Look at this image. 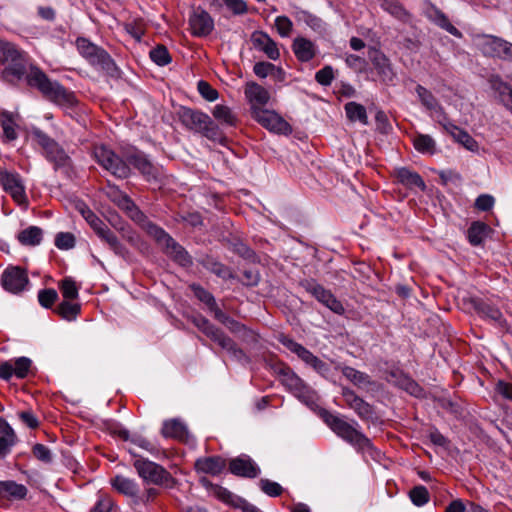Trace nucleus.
Instances as JSON below:
<instances>
[{"mask_svg": "<svg viewBox=\"0 0 512 512\" xmlns=\"http://www.w3.org/2000/svg\"><path fill=\"white\" fill-rule=\"evenodd\" d=\"M26 81L30 87L36 88L45 99L55 105L72 108L77 104L74 92L65 88L58 81L51 80L37 66H30L26 75Z\"/></svg>", "mask_w": 512, "mask_h": 512, "instance_id": "obj_1", "label": "nucleus"}, {"mask_svg": "<svg viewBox=\"0 0 512 512\" xmlns=\"http://www.w3.org/2000/svg\"><path fill=\"white\" fill-rule=\"evenodd\" d=\"M177 114L179 121L187 129L201 133L213 141L222 139L218 125L207 114L188 107H181Z\"/></svg>", "mask_w": 512, "mask_h": 512, "instance_id": "obj_2", "label": "nucleus"}, {"mask_svg": "<svg viewBox=\"0 0 512 512\" xmlns=\"http://www.w3.org/2000/svg\"><path fill=\"white\" fill-rule=\"evenodd\" d=\"M0 62L6 65L2 78L8 83H16L26 73L24 53L13 43L0 40Z\"/></svg>", "mask_w": 512, "mask_h": 512, "instance_id": "obj_3", "label": "nucleus"}, {"mask_svg": "<svg viewBox=\"0 0 512 512\" xmlns=\"http://www.w3.org/2000/svg\"><path fill=\"white\" fill-rule=\"evenodd\" d=\"M324 422L328 427L344 441L348 442L358 450L372 449V443L362 432L354 428L350 423L342 417L325 412L323 415Z\"/></svg>", "mask_w": 512, "mask_h": 512, "instance_id": "obj_4", "label": "nucleus"}, {"mask_svg": "<svg viewBox=\"0 0 512 512\" xmlns=\"http://www.w3.org/2000/svg\"><path fill=\"white\" fill-rule=\"evenodd\" d=\"M139 477L147 484L172 489L176 485L175 478L163 466L145 458H138L133 463Z\"/></svg>", "mask_w": 512, "mask_h": 512, "instance_id": "obj_5", "label": "nucleus"}, {"mask_svg": "<svg viewBox=\"0 0 512 512\" xmlns=\"http://www.w3.org/2000/svg\"><path fill=\"white\" fill-rule=\"evenodd\" d=\"M280 382L289 390L295 397L306 405H312L316 400L315 391L309 387L303 379H301L289 366L280 365L275 368Z\"/></svg>", "mask_w": 512, "mask_h": 512, "instance_id": "obj_6", "label": "nucleus"}, {"mask_svg": "<svg viewBox=\"0 0 512 512\" xmlns=\"http://www.w3.org/2000/svg\"><path fill=\"white\" fill-rule=\"evenodd\" d=\"M149 236H151L158 245H160L164 253L173 261L181 266L187 267L192 264V258L178 242H176L164 229L155 225L149 227Z\"/></svg>", "mask_w": 512, "mask_h": 512, "instance_id": "obj_7", "label": "nucleus"}, {"mask_svg": "<svg viewBox=\"0 0 512 512\" xmlns=\"http://www.w3.org/2000/svg\"><path fill=\"white\" fill-rule=\"evenodd\" d=\"M192 323L202 331L212 341L217 343L222 349H225L236 359L241 360L245 357L242 349L238 348L236 343L227 336L221 329L214 326L207 318L198 315L192 318Z\"/></svg>", "mask_w": 512, "mask_h": 512, "instance_id": "obj_8", "label": "nucleus"}, {"mask_svg": "<svg viewBox=\"0 0 512 512\" xmlns=\"http://www.w3.org/2000/svg\"><path fill=\"white\" fill-rule=\"evenodd\" d=\"M76 46L79 53L93 66L114 75L117 70L111 56L101 47L96 46L86 38H78Z\"/></svg>", "mask_w": 512, "mask_h": 512, "instance_id": "obj_9", "label": "nucleus"}, {"mask_svg": "<svg viewBox=\"0 0 512 512\" xmlns=\"http://www.w3.org/2000/svg\"><path fill=\"white\" fill-rule=\"evenodd\" d=\"M94 157L103 169L119 179L128 178L131 174V169L127 161L123 160L107 146H96L94 148Z\"/></svg>", "mask_w": 512, "mask_h": 512, "instance_id": "obj_10", "label": "nucleus"}, {"mask_svg": "<svg viewBox=\"0 0 512 512\" xmlns=\"http://www.w3.org/2000/svg\"><path fill=\"white\" fill-rule=\"evenodd\" d=\"M32 136L43 149L46 159L54 164L55 169L69 166L70 157L54 139L38 128L32 130Z\"/></svg>", "mask_w": 512, "mask_h": 512, "instance_id": "obj_11", "label": "nucleus"}, {"mask_svg": "<svg viewBox=\"0 0 512 512\" xmlns=\"http://www.w3.org/2000/svg\"><path fill=\"white\" fill-rule=\"evenodd\" d=\"M280 342L292 353L296 354L306 365L310 366L315 372L321 376H327L330 372L329 365L314 355L300 343L293 339L281 336Z\"/></svg>", "mask_w": 512, "mask_h": 512, "instance_id": "obj_12", "label": "nucleus"}, {"mask_svg": "<svg viewBox=\"0 0 512 512\" xmlns=\"http://www.w3.org/2000/svg\"><path fill=\"white\" fill-rule=\"evenodd\" d=\"M0 184L3 190L8 193L19 206L23 208L28 207L29 201L26 195L25 185L19 173L1 170Z\"/></svg>", "mask_w": 512, "mask_h": 512, "instance_id": "obj_13", "label": "nucleus"}, {"mask_svg": "<svg viewBox=\"0 0 512 512\" xmlns=\"http://www.w3.org/2000/svg\"><path fill=\"white\" fill-rule=\"evenodd\" d=\"M478 47L490 57H498L512 62V43L492 35L478 37Z\"/></svg>", "mask_w": 512, "mask_h": 512, "instance_id": "obj_14", "label": "nucleus"}, {"mask_svg": "<svg viewBox=\"0 0 512 512\" xmlns=\"http://www.w3.org/2000/svg\"><path fill=\"white\" fill-rule=\"evenodd\" d=\"M128 165H132L147 181H158L161 177V169L154 165L148 156L139 150L126 154Z\"/></svg>", "mask_w": 512, "mask_h": 512, "instance_id": "obj_15", "label": "nucleus"}, {"mask_svg": "<svg viewBox=\"0 0 512 512\" xmlns=\"http://www.w3.org/2000/svg\"><path fill=\"white\" fill-rule=\"evenodd\" d=\"M368 58L376 70L380 80L387 85L394 84L397 77L390 59L379 49L370 47Z\"/></svg>", "mask_w": 512, "mask_h": 512, "instance_id": "obj_16", "label": "nucleus"}, {"mask_svg": "<svg viewBox=\"0 0 512 512\" xmlns=\"http://www.w3.org/2000/svg\"><path fill=\"white\" fill-rule=\"evenodd\" d=\"M301 285L308 293L334 313L339 315L344 313L345 309L342 303L336 299L331 291L325 289L322 285L313 280H306L302 282Z\"/></svg>", "mask_w": 512, "mask_h": 512, "instance_id": "obj_17", "label": "nucleus"}, {"mask_svg": "<svg viewBox=\"0 0 512 512\" xmlns=\"http://www.w3.org/2000/svg\"><path fill=\"white\" fill-rule=\"evenodd\" d=\"M31 371L32 360L25 356L0 362V378L5 381H9L12 377L24 379Z\"/></svg>", "mask_w": 512, "mask_h": 512, "instance_id": "obj_18", "label": "nucleus"}, {"mask_svg": "<svg viewBox=\"0 0 512 512\" xmlns=\"http://www.w3.org/2000/svg\"><path fill=\"white\" fill-rule=\"evenodd\" d=\"M1 283L6 291L18 294L25 290L29 284V278L25 269L19 266H8L2 273Z\"/></svg>", "mask_w": 512, "mask_h": 512, "instance_id": "obj_19", "label": "nucleus"}, {"mask_svg": "<svg viewBox=\"0 0 512 512\" xmlns=\"http://www.w3.org/2000/svg\"><path fill=\"white\" fill-rule=\"evenodd\" d=\"M189 28L193 36L206 37L214 29V20L206 10L196 7L190 13Z\"/></svg>", "mask_w": 512, "mask_h": 512, "instance_id": "obj_20", "label": "nucleus"}, {"mask_svg": "<svg viewBox=\"0 0 512 512\" xmlns=\"http://www.w3.org/2000/svg\"><path fill=\"white\" fill-rule=\"evenodd\" d=\"M117 205L126 211L127 215L137 223L147 234L149 233V227L155 226L146 215L135 205V203L126 195L119 192L118 198L115 200Z\"/></svg>", "mask_w": 512, "mask_h": 512, "instance_id": "obj_21", "label": "nucleus"}, {"mask_svg": "<svg viewBox=\"0 0 512 512\" xmlns=\"http://www.w3.org/2000/svg\"><path fill=\"white\" fill-rule=\"evenodd\" d=\"M252 117L263 127L273 132H283L288 127V123L277 113L260 107L253 109Z\"/></svg>", "mask_w": 512, "mask_h": 512, "instance_id": "obj_22", "label": "nucleus"}, {"mask_svg": "<svg viewBox=\"0 0 512 512\" xmlns=\"http://www.w3.org/2000/svg\"><path fill=\"white\" fill-rule=\"evenodd\" d=\"M229 471L236 476L247 478H255L260 473L256 463L245 454L230 460Z\"/></svg>", "mask_w": 512, "mask_h": 512, "instance_id": "obj_23", "label": "nucleus"}, {"mask_svg": "<svg viewBox=\"0 0 512 512\" xmlns=\"http://www.w3.org/2000/svg\"><path fill=\"white\" fill-rule=\"evenodd\" d=\"M475 309L482 318L490 321L502 332L509 331L508 322L497 307L481 301L476 303Z\"/></svg>", "mask_w": 512, "mask_h": 512, "instance_id": "obj_24", "label": "nucleus"}, {"mask_svg": "<svg viewBox=\"0 0 512 512\" xmlns=\"http://www.w3.org/2000/svg\"><path fill=\"white\" fill-rule=\"evenodd\" d=\"M488 82L498 101L512 114V87L498 75H491Z\"/></svg>", "mask_w": 512, "mask_h": 512, "instance_id": "obj_25", "label": "nucleus"}, {"mask_svg": "<svg viewBox=\"0 0 512 512\" xmlns=\"http://www.w3.org/2000/svg\"><path fill=\"white\" fill-rule=\"evenodd\" d=\"M195 470L198 473L219 475L226 467V461L221 456L200 457L195 461Z\"/></svg>", "mask_w": 512, "mask_h": 512, "instance_id": "obj_26", "label": "nucleus"}, {"mask_svg": "<svg viewBox=\"0 0 512 512\" xmlns=\"http://www.w3.org/2000/svg\"><path fill=\"white\" fill-rule=\"evenodd\" d=\"M251 41L255 48L263 51L271 60H277L280 57L276 42L268 34L256 31L252 34Z\"/></svg>", "mask_w": 512, "mask_h": 512, "instance_id": "obj_27", "label": "nucleus"}, {"mask_svg": "<svg viewBox=\"0 0 512 512\" xmlns=\"http://www.w3.org/2000/svg\"><path fill=\"white\" fill-rule=\"evenodd\" d=\"M244 92L247 100L251 104V113H253V109L256 107L262 108L270 99V94L267 89L255 82L247 83Z\"/></svg>", "mask_w": 512, "mask_h": 512, "instance_id": "obj_28", "label": "nucleus"}, {"mask_svg": "<svg viewBox=\"0 0 512 512\" xmlns=\"http://www.w3.org/2000/svg\"><path fill=\"white\" fill-rule=\"evenodd\" d=\"M426 16L439 27L449 32L451 35L456 37L462 36L461 32L450 23L448 17L432 3L428 4L426 9Z\"/></svg>", "mask_w": 512, "mask_h": 512, "instance_id": "obj_29", "label": "nucleus"}, {"mask_svg": "<svg viewBox=\"0 0 512 512\" xmlns=\"http://www.w3.org/2000/svg\"><path fill=\"white\" fill-rule=\"evenodd\" d=\"M110 484L118 493L134 500L138 498L139 486L135 480L122 475H116L110 479Z\"/></svg>", "mask_w": 512, "mask_h": 512, "instance_id": "obj_30", "label": "nucleus"}, {"mask_svg": "<svg viewBox=\"0 0 512 512\" xmlns=\"http://www.w3.org/2000/svg\"><path fill=\"white\" fill-rule=\"evenodd\" d=\"M161 433L166 438H174L179 441L186 442L189 439V432L186 425L177 419L165 421Z\"/></svg>", "mask_w": 512, "mask_h": 512, "instance_id": "obj_31", "label": "nucleus"}, {"mask_svg": "<svg viewBox=\"0 0 512 512\" xmlns=\"http://www.w3.org/2000/svg\"><path fill=\"white\" fill-rule=\"evenodd\" d=\"M292 49L297 59L301 62L310 61L316 54L314 43L303 37L296 38L293 41Z\"/></svg>", "mask_w": 512, "mask_h": 512, "instance_id": "obj_32", "label": "nucleus"}, {"mask_svg": "<svg viewBox=\"0 0 512 512\" xmlns=\"http://www.w3.org/2000/svg\"><path fill=\"white\" fill-rule=\"evenodd\" d=\"M17 436L13 428L4 419L0 423V456L5 457L11 452L12 447L16 444Z\"/></svg>", "mask_w": 512, "mask_h": 512, "instance_id": "obj_33", "label": "nucleus"}, {"mask_svg": "<svg viewBox=\"0 0 512 512\" xmlns=\"http://www.w3.org/2000/svg\"><path fill=\"white\" fill-rule=\"evenodd\" d=\"M395 175L398 182L408 188L418 187L421 190H425L426 188L421 176L417 172L411 171L408 168L401 167L396 169Z\"/></svg>", "mask_w": 512, "mask_h": 512, "instance_id": "obj_34", "label": "nucleus"}, {"mask_svg": "<svg viewBox=\"0 0 512 512\" xmlns=\"http://www.w3.org/2000/svg\"><path fill=\"white\" fill-rule=\"evenodd\" d=\"M384 11L397 20L407 23L411 20V14L404 8L399 0H378Z\"/></svg>", "mask_w": 512, "mask_h": 512, "instance_id": "obj_35", "label": "nucleus"}, {"mask_svg": "<svg viewBox=\"0 0 512 512\" xmlns=\"http://www.w3.org/2000/svg\"><path fill=\"white\" fill-rule=\"evenodd\" d=\"M27 492L28 490L23 484H18L11 480L0 481V495L2 497L21 500L26 497Z\"/></svg>", "mask_w": 512, "mask_h": 512, "instance_id": "obj_36", "label": "nucleus"}, {"mask_svg": "<svg viewBox=\"0 0 512 512\" xmlns=\"http://www.w3.org/2000/svg\"><path fill=\"white\" fill-rule=\"evenodd\" d=\"M415 92L421 102V104L429 111L434 112L436 116L443 114V107L439 104L436 97L424 86L418 84L415 88Z\"/></svg>", "mask_w": 512, "mask_h": 512, "instance_id": "obj_37", "label": "nucleus"}, {"mask_svg": "<svg viewBox=\"0 0 512 512\" xmlns=\"http://www.w3.org/2000/svg\"><path fill=\"white\" fill-rule=\"evenodd\" d=\"M490 228L487 224L480 221H475L467 230V239L473 246L481 245L487 237Z\"/></svg>", "mask_w": 512, "mask_h": 512, "instance_id": "obj_38", "label": "nucleus"}, {"mask_svg": "<svg viewBox=\"0 0 512 512\" xmlns=\"http://www.w3.org/2000/svg\"><path fill=\"white\" fill-rule=\"evenodd\" d=\"M97 235L104 240L110 248L118 255L124 256L127 253L126 248L118 240L117 236L105 225L98 232Z\"/></svg>", "mask_w": 512, "mask_h": 512, "instance_id": "obj_39", "label": "nucleus"}, {"mask_svg": "<svg viewBox=\"0 0 512 512\" xmlns=\"http://www.w3.org/2000/svg\"><path fill=\"white\" fill-rule=\"evenodd\" d=\"M341 372L349 381H351L356 386L367 387L372 384L371 378L368 374L358 371L353 367L344 366L342 367Z\"/></svg>", "mask_w": 512, "mask_h": 512, "instance_id": "obj_40", "label": "nucleus"}, {"mask_svg": "<svg viewBox=\"0 0 512 512\" xmlns=\"http://www.w3.org/2000/svg\"><path fill=\"white\" fill-rule=\"evenodd\" d=\"M344 108L346 115L350 121H359L363 125L368 124L367 112L363 105L356 102H348L345 104Z\"/></svg>", "mask_w": 512, "mask_h": 512, "instance_id": "obj_41", "label": "nucleus"}, {"mask_svg": "<svg viewBox=\"0 0 512 512\" xmlns=\"http://www.w3.org/2000/svg\"><path fill=\"white\" fill-rule=\"evenodd\" d=\"M414 148L422 154L433 155L436 152L435 140L427 134H417L413 138Z\"/></svg>", "mask_w": 512, "mask_h": 512, "instance_id": "obj_42", "label": "nucleus"}, {"mask_svg": "<svg viewBox=\"0 0 512 512\" xmlns=\"http://www.w3.org/2000/svg\"><path fill=\"white\" fill-rule=\"evenodd\" d=\"M0 124L3 129L4 137L7 141H13L18 137L15 130L16 122L12 113L3 111L0 114Z\"/></svg>", "mask_w": 512, "mask_h": 512, "instance_id": "obj_43", "label": "nucleus"}, {"mask_svg": "<svg viewBox=\"0 0 512 512\" xmlns=\"http://www.w3.org/2000/svg\"><path fill=\"white\" fill-rule=\"evenodd\" d=\"M213 117L221 124L227 126H235L237 123V117L233 111L226 105L218 104L213 108Z\"/></svg>", "mask_w": 512, "mask_h": 512, "instance_id": "obj_44", "label": "nucleus"}, {"mask_svg": "<svg viewBox=\"0 0 512 512\" xmlns=\"http://www.w3.org/2000/svg\"><path fill=\"white\" fill-rule=\"evenodd\" d=\"M18 240L23 245H38L42 240V230L39 227L30 226L19 233Z\"/></svg>", "mask_w": 512, "mask_h": 512, "instance_id": "obj_45", "label": "nucleus"}, {"mask_svg": "<svg viewBox=\"0 0 512 512\" xmlns=\"http://www.w3.org/2000/svg\"><path fill=\"white\" fill-rule=\"evenodd\" d=\"M81 311L78 303H72L68 300L61 302L57 307V313L67 321H73Z\"/></svg>", "mask_w": 512, "mask_h": 512, "instance_id": "obj_46", "label": "nucleus"}, {"mask_svg": "<svg viewBox=\"0 0 512 512\" xmlns=\"http://www.w3.org/2000/svg\"><path fill=\"white\" fill-rule=\"evenodd\" d=\"M77 209L83 218L90 224V226L98 232L105 224L99 219L96 214L83 202L77 204Z\"/></svg>", "mask_w": 512, "mask_h": 512, "instance_id": "obj_47", "label": "nucleus"}, {"mask_svg": "<svg viewBox=\"0 0 512 512\" xmlns=\"http://www.w3.org/2000/svg\"><path fill=\"white\" fill-rule=\"evenodd\" d=\"M409 497L412 503L418 507L424 506L430 500L428 489L423 485H417L409 492Z\"/></svg>", "mask_w": 512, "mask_h": 512, "instance_id": "obj_48", "label": "nucleus"}, {"mask_svg": "<svg viewBox=\"0 0 512 512\" xmlns=\"http://www.w3.org/2000/svg\"><path fill=\"white\" fill-rule=\"evenodd\" d=\"M151 60L158 66H165L171 62V56L167 48L163 45H158L150 51Z\"/></svg>", "mask_w": 512, "mask_h": 512, "instance_id": "obj_49", "label": "nucleus"}, {"mask_svg": "<svg viewBox=\"0 0 512 512\" xmlns=\"http://www.w3.org/2000/svg\"><path fill=\"white\" fill-rule=\"evenodd\" d=\"M59 288L62 293V296L66 300H74L78 298L79 289L76 286L75 281H73L71 278H64L61 281Z\"/></svg>", "mask_w": 512, "mask_h": 512, "instance_id": "obj_50", "label": "nucleus"}, {"mask_svg": "<svg viewBox=\"0 0 512 512\" xmlns=\"http://www.w3.org/2000/svg\"><path fill=\"white\" fill-rule=\"evenodd\" d=\"M190 287H191V290L194 292V295L201 302L206 304L209 309H211L212 307H214L217 304L214 296L210 292H208L206 289L201 287L200 285L192 284Z\"/></svg>", "mask_w": 512, "mask_h": 512, "instance_id": "obj_51", "label": "nucleus"}, {"mask_svg": "<svg viewBox=\"0 0 512 512\" xmlns=\"http://www.w3.org/2000/svg\"><path fill=\"white\" fill-rule=\"evenodd\" d=\"M199 94L207 101L213 102L217 100L219 94L208 82L200 80L197 84Z\"/></svg>", "mask_w": 512, "mask_h": 512, "instance_id": "obj_52", "label": "nucleus"}, {"mask_svg": "<svg viewBox=\"0 0 512 512\" xmlns=\"http://www.w3.org/2000/svg\"><path fill=\"white\" fill-rule=\"evenodd\" d=\"M259 484L261 490L270 497L280 496L283 492V488L280 484L269 479H261Z\"/></svg>", "mask_w": 512, "mask_h": 512, "instance_id": "obj_53", "label": "nucleus"}, {"mask_svg": "<svg viewBox=\"0 0 512 512\" xmlns=\"http://www.w3.org/2000/svg\"><path fill=\"white\" fill-rule=\"evenodd\" d=\"M75 245V237L69 232H60L56 235L55 246L62 250H68Z\"/></svg>", "mask_w": 512, "mask_h": 512, "instance_id": "obj_54", "label": "nucleus"}, {"mask_svg": "<svg viewBox=\"0 0 512 512\" xmlns=\"http://www.w3.org/2000/svg\"><path fill=\"white\" fill-rule=\"evenodd\" d=\"M351 409H353L357 413V415L362 419L372 418V406L360 397L357 399V402H355L353 406H351Z\"/></svg>", "mask_w": 512, "mask_h": 512, "instance_id": "obj_55", "label": "nucleus"}, {"mask_svg": "<svg viewBox=\"0 0 512 512\" xmlns=\"http://www.w3.org/2000/svg\"><path fill=\"white\" fill-rule=\"evenodd\" d=\"M131 442L136 446L150 452L153 455L159 453V447L155 443L151 442L150 440L146 439L143 436L134 435L131 438Z\"/></svg>", "mask_w": 512, "mask_h": 512, "instance_id": "obj_56", "label": "nucleus"}, {"mask_svg": "<svg viewBox=\"0 0 512 512\" xmlns=\"http://www.w3.org/2000/svg\"><path fill=\"white\" fill-rule=\"evenodd\" d=\"M345 62L348 67H350L357 73L364 72L367 66V61L364 58L355 54H348L345 58Z\"/></svg>", "mask_w": 512, "mask_h": 512, "instance_id": "obj_57", "label": "nucleus"}, {"mask_svg": "<svg viewBox=\"0 0 512 512\" xmlns=\"http://www.w3.org/2000/svg\"><path fill=\"white\" fill-rule=\"evenodd\" d=\"M57 298L58 294L54 289H43L38 293V301L45 308H50Z\"/></svg>", "mask_w": 512, "mask_h": 512, "instance_id": "obj_58", "label": "nucleus"}, {"mask_svg": "<svg viewBox=\"0 0 512 512\" xmlns=\"http://www.w3.org/2000/svg\"><path fill=\"white\" fill-rule=\"evenodd\" d=\"M334 79V71L331 66H325L315 74V80L323 86H329Z\"/></svg>", "mask_w": 512, "mask_h": 512, "instance_id": "obj_59", "label": "nucleus"}, {"mask_svg": "<svg viewBox=\"0 0 512 512\" xmlns=\"http://www.w3.org/2000/svg\"><path fill=\"white\" fill-rule=\"evenodd\" d=\"M454 139L461 143L467 150L469 151H477L478 144L477 142L463 129H461L457 136Z\"/></svg>", "mask_w": 512, "mask_h": 512, "instance_id": "obj_60", "label": "nucleus"}, {"mask_svg": "<svg viewBox=\"0 0 512 512\" xmlns=\"http://www.w3.org/2000/svg\"><path fill=\"white\" fill-rule=\"evenodd\" d=\"M275 26L282 37H287L292 31V21L286 16H278L275 19Z\"/></svg>", "mask_w": 512, "mask_h": 512, "instance_id": "obj_61", "label": "nucleus"}, {"mask_svg": "<svg viewBox=\"0 0 512 512\" xmlns=\"http://www.w3.org/2000/svg\"><path fill=\"white\" fill-rule=\"evenodd\" d=\"M32 453L35 458L44 462L50 463L52 461V455L50 449L43 444H35L32 449Z\"/></svg>", "mask_w": 512, "mask_h": 512, "instance_id": "obj_62", "label": "nucleus"}, {"mask_svg": "<svg viewBox=\"0 0 512 512\" xmlns=\"http://www.w3.org/2000/svg\"><path fill=\"white\" fill-rule=\"evenodd\" d=\"M438 123L443 127V129L449 133L453 138L457 136L458 132L461 130L458 126L453 124L443 111V114H438L437 116Z\"/></svg>", "mask_w": 512, "mask_h": 512, "instance_id": "obj_63", "label": "nucleus"}, {"mask_svg": "<svg viewBox=\"0 0 512 512\" xmlns=\"http://www.w3.org/2000/svg\"><path fill=\"white\" fill-rule=\"evenodd\" d=\"M113 500L108 495H100L91 512H111Z\"/></svg>", "mask_w": 512, "mask_h": 512, "instance_id": "obj_64", "label": "nucleus"}]
</instances>
